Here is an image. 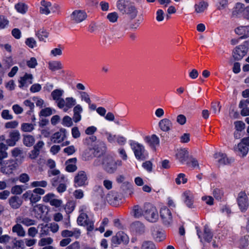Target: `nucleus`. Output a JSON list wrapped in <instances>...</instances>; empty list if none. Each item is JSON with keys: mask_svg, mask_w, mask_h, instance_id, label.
Instances as JSON below:
<instances>
[{"mask_svg": "<svg viewBox=\"0 0 249 249\" xmlns=\"http://www.w3.org/2000/svg\"><path fill=\"white\" fill-rule=\"evenodd\" d=\"M143 216L145 218L151 222L157 221L159 214L156 208L152 204L147 203L143 206Z\"/></svg>", "mask_w": 249, "mask_h": 249, "instance_id": "obj_1", "label": "nucleus"}, {"mask_svg": "<svg viewBox=\"0 0 249 249\" xmlns=\"http://www.w3.org/2000/svg\"><path fill=\"white\" fill-rule=\"evenodd\" d=\"M122 165V160H115L111 157L105 156L103 169L108 173L112 174L114 173L116 171L118 166Z\"/></svg>", "mask_w": 249, "mask_h": 249, "instance_id": "obj_2", "label": "nucleus"}, {"mask_svg": "<svg viewBox=\"0 0 249 249\" xmlns=\"http://www.w3.org/2000/svg\"><path fill=\"white\" fill-rule=\"evenodd\" d=\"M0 171L4 175H10L13 173L14 171L18 167L17 163L13 159H9L0 161Z\"/></svg>", "mask_w": 249, "mask_h": 249, "instance_id": "obj_3", "label": "nucleus"}, {"mask_svg": "<svg viewBox=\"0 0 249 249\" xmlns=\"http://www.w3.org/2000/svg\"><path fill=\"white\" fill-rule=\"evenodd\" d=\"M76 104V99L73 97L62 98L58 103L57 106L64 112H67Z\"/></svg>", "mask_w": 249, "mask_h": 249, "instance_id": "obj_4", "label": "nucleus"}, {"mask_svg": "<svg viewBox=\"0 0 249 249\" xmlns=\"http://www.w3.org/2000/svg\"><path fill=\"white\" fill-rule=\"evenodd\" d=\"M74 186L75 188L85 187L89 184L88 176L84 171H79L74 178Z\"/></svg>", "mask_w": 249, "mask_h": 249, "instance_id": "obj_5", "label": "nucleus"}, {"mask_svg": "<svg viewBox=\"0 0 249 249\" xmlns=\"http://www.w3.org/2000/svg\"><path fill=\"white\" fill-rule=\"evenodd\" d=\"M77 224L81 226L86 228L88 231H91L94 230V222L89 219L85 213H81L77 218Z\"/></svg>", "mask_w": 249, "mask_h": 249, "instance_id": "obj_6", "label": "nucleus"}, {"mask_svg": "<svg viewBox=\"0 0 249 249\" xmlns=\"http://www.w3.org/2000/svg\"><path fill=\"white\" fill-rule=\"evenodd\" d=\"M130 145L134 152L136 158L139 160H144L145 149L143 145L135 141H130Z\"/></svg>", "mask_w": 249, "mask_h": 249, "instance_id": "obj_7", "label": "nucleus"}, {"mask_svg": "<svg viewBox=\"0 0 249 249\" xmlns=\"http://www.w3.org/2000/svg\"><path fill=\"white\" fill-rule=\"evenodd\" d=\"M160 216L163 224L166 226H171L173 220L170 210L165 206L162 207L160 211Z\"/></svg>", "mask_w": 249, "mask_h": 249, "instance_id": "obj_8", "label": "nucleus"}, {"mask_svg": "<svg viewBox=\"0 0 249 249\" xmlns=\"http://www.w3.org/2000/svg\"><path fill=\"white\" fill-rule=\"evenodd\" d=\"M249 137L242 139L241 142L238 144L235 151L239 153L242 157L246 156L249 152Z\"/></svg>", "mask_w": 249, "mask_h": 249, "instance_id": "obj_9", "label": "nucleus"}, {"mask_svg": "<svg viewBox=\"0 0 249 249\" xmlns=\"http://www.w3.org/2000/svg\"><path fill=\"white\" fill-rule=\"evenodd\" d=\"M238 205L242 212L246 211L249 205V199L245 192H240L237 198Z\"/></svg>", "mask_w": 249, "mask_h": 249, "instance_id": "obj_10", "label": "nucleus"}, {"mask_svg": "<svg viewBox=\"0 0 249 249\" xmlns=\"http://www.w3.org/2000/svg\"><path fill=\"white\" fill-rule=\"evenodd\" d=\"M54 7L57 8L58 5H52L51 3L45 0H42L40 2V12L44 15H49L51 12H56V10L54 9Z\"/></svg>", "mask_w": 249, "mask_h": 249, "instance_id": "obj_11", "label": "nucleus"}, {"mask_svg": "<svg viewBox=\"0 0 249 249\" xmlns=\"http://www.w3.org/2000/svg\"><path fill=\"white\" fill-rule=\"evenodd\" d=\"M20 138V134L18 130H14L9 133L8 138L5 140L8 146H14Z\"/></svg>", "mask_w": 249, "mask_h": 249, "instance_id": "obj_12", "label": "nucleus"}, {"mask_svg": "<svg viewBox=\"0 0 249 249\" xmlns=\"http://www.w3.org/2000/svg\"><path fill=\"white\" fill-rule=\"evenodd\" d=\"M54 182H58L59 185L57 188V191L59 193L64 192L66 190L67 178L63 175H59L53 178ZM53 185H55V183L53 182Z\"/></svg>", "mask_w": 249, "mask_h": 249, "instance_id": "obj_13", "label": "nucleus"}, {"mask_svg": "<svg viewBox=\"0 0 249 249\" xmlns=\"http://www.w3.org/2000/svg\"><path fill=\"white\" fill-rule=\"evenodd\" d=\"M33 76L32 74L26 73L23 76L19 77L18 82V87L24 89L27 88L33 83Z\"/></svg>", "mask_w": 249, "mask_h": 249, "instance_id": "obj_14", "label": "nucleus"}, {"mask_svg": "<svg viewBox=\"0 0 249 249\" xmlns=\"http://www.w3.org/2000/svg\"><path fill=\"white\" fill-rule=\"evenodd\" d=\"M214 158L216 160L219 165L228 164L233 161V159L228 158L225 154L221 152L215 153Z\"/></svg>", "mask_w": 249, "mask_h": 249, "instance_id": "obj_15", "label": "nucleus"}, {"mask_svg": "<svg viewBox=\"0 0 249 249\" xmlns=\"http://www.w3.org/2000/svg\"><path fill=\"white\" fill-rule=\"evenodd\" d=\"M247 50L245 45H239L233 51L232 57L235 60H241L247 53Z\"/></svg>", "mask_w": 249, "mask_h": 249, "instance_id": "obj_16", "label": "nucleus"}, {"mask_svg": "<svg viewBox=\"0 0 249 249\" xmlns=\"http://www.w3.org/2000/svg\"><path fill=\"white\" fill-rule=\"evenodd\" d=\"M22 198L25 200H30V203L32 204L41 199V196L34 192L33 190L25 192L22 195Z\"/></svg>", "mask_w": 249, "mask_h": 249, "instance_id": "obj_17", "label": "nucleus"}, {"mask_svg": "<svg viewBox=\"0 0 249 249\" xmlns=\"http://www.w3.org/2000/svg\"><path fill=\"white\" fill-rule=\"evenodd\" d=\"M144 141L151 148L154 150L160 144L159 138L155 134L145 137Z\"/></svg>", "mask_w": 249, "mask_h": 249, "instance_id": "obj_18", "label": "nucleus"}, {"mask_svg": "<svg viewBox=\"0 0 249 249\" xmlns=\"http://www.w3.org/2000/svg\"><path fill=\"white\" fill-rule=\"evenodd\" d=\"M66 130L61 128L59 131L54 133L51 137V141L53 143H60L66 138Z\"/></svg>", "mask_w": 249, "mask_h": 249, "instance_id": "obj_19", "label": "nucleus"}, {"mask_svg": "<svg viewBox=\"0 0 249 249\" xmlns=\"http://www.w3.org/2000/svg\"><path fill=\"white\" fill-rule=\"evenodd\" d=\"M87 17L86 13L82 10H75L71 15V19L76 23H80L83 21Z\"/></svg>", "mask_w": 249, "mask_h": 249, "instance_id": "obj_20", "label": "nucleus"}, {"mask_svg": "<svg viewBox=\"0 0 249 249\" xmlns=\"http://www.w3.org/2000/svg\"><path fill=\"white\" fill-rule=\"evenodd\" d=\"M158 125L163 132H168L171 130L173 127V124L170 120L167 118H164L160 120L159 123Z\"/></svg>", "mask_w": 249, "mask_h": 249, "instance_id": "obj_21", "label": "nucleus"}, {"mask_svg": "<svg viewBox=\"0 0 249 249\" xmlns=\"http://www.w3.org/2000/svg\"><path fill=\"white\" fill-rule=\"evenodd\" d=\"M46 208L41 204H36L33 206V213L35 217L42 218L44 214Z\"/></svg>", "mask_w": 249, "mask_h": 249, "instance_id": "obj_22", "label": "nucleus"}, {"mask_svg": "<svg viewBox=\"0 0 249 249\" xmlns=\"http://www.w3.org/2000/svg\"><path fill=\"white\" fill-rule=\"evenodd\" d=\"M22 200L17 196H11L8 199V203L11 208L13 209H18L22 205Z\"/></svg>", "mask_w": 249, "mask_h": 249, "instance_id": "obj_23", "label": "nucleus"}, {"mask_svg": "<svg viewBox=\"0 0 249 249\" xmlns=\"http://www.w3.org/2000/svg\"><path fill=\"white\" fill-rule=\"evenodd\" d=\"M83 111L82 106L80 104H76L73 107V115L72 119L75 123H78L81 120V113Z\"/></svg>", "mask_w": 249, "mask_h": 249, "instance_id": "obj_24", "label": "nucleus"}, {"mask_svg": "<svg viewBox=\"0 0 249 249\" xmlns=\"http://www.w3.org/2000/svg\"><path fill=\"white\" fill-rule=\"evenodd\" d=\"M234 32L242 38H247L249 36V25L239 26L235 28Z\"/></svg>", "mask_w": 249, "mask_h": 249, "instance_id": "obj_25", "label": "nucleus"}, {"mask_svg": "<svg viewBox=\"0 0 249 249\" xmlns=\"http://www.w3.org/2000/svg\"><path fill=\"white\" fill-rule=\"evenodd\" d=\"M182 196L186 205L189 208H192L194 201V196L193 193L190 191H186L184 192Z\"/></svg>", "mask_w": 249, "mask_h": 249, "instance_id": "obj_26", "label": "nucleus"}, {"mask_svg": "<svg viewBox=\"0 0 249 249\" xmlns=\"http://www.w3.org/2000/svg\"><path fill=\"white\" fill-rule=\"evenodd\" d=\"M208 6V2L202 0L195 4L194 8L196 13L200 14L205 12L207 9Z\"/></svg>", "mask_w": 249, "mask_h": 249, "instance_id": "obj_27", "label": "nucleus"}, {"mask_svg": "<svg viewBox=\"0 0 249 249\" xmlns=\"http://www.w3.org/2000/svg\"><path fill=\"white\" fill-rule=\"evenodd\" d=\"M188 152L186 149H180L176 153L177 159L181 163H184L188 157Z\"/></svg>", "mask_w": 249, "mask_h": 249, "instance_id": "obj_28", "label": "nucleus"}, {"mask_svg": "<svg viewBox=\"0 0 249 249\" xmlns=\"http://www.w3.org/2000/svg\"><path fill=\"white\" fill-rule=\"evenodd\" d=\"M64 94V90L61 89H55L53 90L51 93V96L53 99L55 101L56 105H57L59 101L63 98L62 97Z\"/></svg>", "mask_w": 249, "mask_h": 249, "instance_id": "obj_29", "label": "nucleus"}, {"mask_svg": "<svg viewBox=\"0 0 249 249\" xmlns=\"http://www.w3.org/2000/svg\"><path fill=\"white\" fill-rule=\"evenodd\" d=\"M12 231L13 232L16 233V235L18 236L24 237L25 236V231L19 223H17L16 225H15L12 227Z\"/></svg>", "mask_w": 249, "mask_h": 249, "instance_id": "obj_30", "label": "nucleus"}, {"mask_svg": "<svg viewBox=\"0 0 249 249\" xmlns=\"http://www.w3.org/2000/svg\"><path fill=\"white\" fill-rule=\"evenodd\" d=\"M76 161L77 159L75 158L68 160L66 162V170L69 172H73L75 171L77 169V166L76 165Z\"/></svg>", "mask_w": 249, "mask_h": 249, "instance_id": "obj_31", "label": "nucleus"}, {"mask_svg": "<svg viewBox=\"0 0 249 249\" xmlns=\"http://www.w3.org/2000/svg\"><path fill=\"white\" fill-rule=\"evenodd\" d=\"M15 8L18 13L24 15L27 12L28 6L25 3L19 1L15 5Z\"/></svg>", "mask_w": 249, "mask_h": 249, "instance_id": "obj_32", "label": "nucleus"}, {"mask_svg": "<svg viewBox=\"0 0 249 249\" xmlns=\"http://www.w3.org/2000/svg\"><path fill=\"white\" fill-rule=\"evenodd\" d=\"M16 222L22 224L26 226H30L36 224V221L28 217H18Z\"/></svg>", "mask_w": 249, "mask_h": 249, "instance_id": "obj_33", "label": "nucleus"}, {"mask_svg": "<svg viewBox=\"0 0 249 249\" xmlns=\"http://www.w3.org/2000/svg\"><path fill=\"white\" fill-rule=\"evenodd\" d=\"M245 5L241 3H237L233 8L232 15L233 17H238L241 15L244 11Z\"/></svg>", "mask_w": 249, "mask_h": 249, "instance_id": "obj_34", "label": "nucleus"}, {"mask_svg": "<svg viewBox=\"0 0 249 249\" xmlns=\"http://www.w3.org/2000/svg\"><path fill=\"white\" fill-rule=\"evenodd\" d=\"M8 149V146L6 144L0 143V161H3V159H6L8 157V153L7 152Z\"/></svg>", "mask_w": 249, "mask_h": 249, "instance_id": "obj_35", "label": "nucleus"}, {"mask_svg": "<svg viewBox=\"0 0 249 249\" xmlns=\"http://www.w3.org/2000/svg\"><path fill=\"white\" fill-rule=\"evenodd\" d=\"M131 228L133 231L138 233H142L144 231V225L139 221L133 222L131 225Z\"/></svg>", "mask_w": 249, "mask_h": 249, "instance_id": "obj_36", "label": "nucleus"}, {"mask_svg": "<svg viewBox=\"0 0 249 249\" xmlns=\"http://www.w3.org/2000/svg\"><path fill=\"white\" fill-rule=\"evenodd\" d=\"M35 139L34 136L31 135H23V142L27 147H31L35 143Z\"/></svg>", "mask_w": 249, "mask_h": 249, "instance_id": "obj_37", "label": "nucleus"}, {"mask_svg": "<svg viewBox=\"0 0 249 249\" xmlns=\"http://www.w3.org/2000/svg\"><path fill=\"white\" fill-rule=\"evenodd\" d=\"M129 4L128 1L124 0H119L117 2V7L121 12L124 14Z\"/></svg>", "mask_w": 249, "mask_h": 249, "instance_id": "obj_38", "label": "nucleus"}, {"mask_svg": "<svg viewBox=\"0 0 249 249\" xmlns=\"http://www.w3.org/2000/svg\"><path fill=\"white\" fill-rule=\"evenodd\" d=\"M49 68L52 71H55L62 68L61 63L59 61H52L48 63Z\"/></svg>", "mask_w": 249, "mask_h": 249, "instance_id": "obj_39", "label": "nucleus"}, {"mask_svg": "<svg viewBox=\"0 0 249 249\" xmlns=\"http://www.w3.org/2000/svg\"><path fill=\"white\" fill-rule=\"evenodd\" d=\"M124 14L129 15L130 17L133 19L136 17L138 11L135 6L129 4Z\"/></svg>", "mask_w": 249, "mask_h": 249, "instance_id": "obj_40", "label": "nucleus"}, {"mask_svg": "<svg viewBox=\"0 0 249 249\" xmlns=\"http://www.w3.org/2000/svg\"><path fill=\"white\" fill-rule=\"evenodd\" d=\"M36 124L32 123H24L21 124V130L24 132H31L35 129Z\"/></svg>", "mask_w": 249, "mask_h": 249, "instance_id": "obj_41", "label": "nucleus"}, {"mask_svg": "<svg viewBox=\"0 0 249 249\" xmlns=\"http://www.w3.org/2000/svg\"><path fill=\"white\" fill-rule=\"evenodd\" d=\"M229 5L228 0H217L215 6L218 10H225Z\"/></svg>", "mask_w": 249, "mask_h": 249, "instance_id": "obj_42", "label": "nucleus"}, {"mask_svg": "<svg viewBox=\"0 0 249 249\" xmlns=\"http://www.w3.org/2000/svg\"><path fill=\"white\" fill-rule=\"evenodd\" d=\"M36 35L40 41H46V39L49 36V33L45 29H41L36 33Z\"/></svg>", "mask_w": 249, "mask_h": 249, "instance_id": "obj_43", "label": "nucleus"}, {"mask_svg": "<svg viewBox=\"0 0 249 249\" xmlns=\"http://www.w3.org/2000/svg\"><path fill=\"white\" fill-rule=\"evenodd\" d=\"M143 208L142 209L139 206H135L133 208V215L136 218L143 216Z\"/></svg>", "mask_w": 249, "mask_h": 249, "instance_id": "obj_44", "label": "nucleus"}, {"mask_svg": "<svg viewBox=\"0 0 249 249\" xmlns=\"http://www.w3.org/2000/svg\"><path fill=\"white\" fill-rule=\"evenodd\" d=\"M48 185V182L46 180L34 181L31 183V186L33 188H45Z\"/></svg>", "mask_w": 249, "mask_h": 249, "instance_id": "obj_45", "label": "nucleus"}, {"mask_svg": "<svg viewBox=\"0 0 249 249\" xmlns=\"http://www.w3.org/2000/svg\"><path fill=\"white\" fill-rule=\"evenodd\" d=\"M23 186L16 185L12 187L11 192L13 195H19L23 192Z\"/></svg>", "mask_w": 249, "mask_h": 249, "instance_id": "obj_46", "label": "nucleus"}, {"mask_svg": "<svg viewBox=\"0 0 249 249\" xmlns=\"http://www.w3.org/2000/svg\"><path fill=\"white\" fill-rule=\"evenodd\" d=\"M79 94L80 95V100L84 101L87 104H89L90 102V98L89 94L85 91H79Z\"/></svg>", "mask_w": 249, "mask_h": 249, "instance_id": "obj_47", "label": "nucleus"}, {"mask_svg": "<svg viewBox=\"0 0 249 249\" xmlns=\"http://www.w3.org/2000/svg\"><path fill=\"white\" fill-rule=\"evenodd\" d=\"M204 238L205 240L207 242H210L212 239L213 234L208 226H205L204 227Z\"/></svg>", "mask_w": 249, "mask_h": 249, "instance_id": "obj_48", "label": "nucleus"}, {"mask_svg": "<svg viewBox=\"0 0 249 249\" xmlns=\"http://www.w3.org/2000/svg\"><path fill=\"white\" fill-rule=\"evenodd\" d=\"M62 50L63 48L60 46H58L51 51L50 55L53 57L61 56L62 54Z\"/></svg>", "mask_w": 249, "mask_h": 249, "instance_id": "obj_49", "label": "nucleus"}, {"mask_svg": "<svg viewBox=\"0 0 249 249\" xmlns=\"http://www.w3.org/2000/svg\"><path fill=\"white\" fill-rule=\"evenodd\" d=\"M249 245V235H245L239 241L240 248L244 249Z\"/></svg>", "mask_w": 249, "mask_h": 249, "instance_id": "obj_50", "label": "nucleus"}, {"mask_svg": "<svg viewBox=\"0 0 249 249\" xmlns=\"http://www.w3.org/2000/svg\"><path fill=\"white\" fill-rule=\"evenodd\" d=\"M62 124L65 126L71 127L73 124L72 119L67 115L64 116L62 119Z\"/></svg>", "mask_w": 249, "mask_h": 249, "instance_id": "obj_51", "label": "nucleus"}, {"mask_svg": "<svg viewBox=\"0 0 249 249\" xmlns=\"http://www.w3.org/2000/svg\"><path fill=\"white\" fill-rule=\"evenodd\" d=\"M55 196L53 193H48L43 197V201L45 203H49L51 204V202L55 199Z\"/></svg>", "mask_w": 249, "mask_h": 249, "instance_id": "obj_52", "label": "nucleus"}, {"mask_svg": "<svg viewBox=\"0 0 249 249\" xmlns=\"http://www.w3.org/2000/svg\"><path fill=\"white\" fill-rule=\"evenodd\" d=\"M22 153V150L19 147H15L11 150V155L13 158L19 157Z\"/></svg>", "mask_w": 249, "mask_h": 249, "instance_id": "obj_53", "label": "nucleus"}, {"mask_svg": "<svg viewBox=\"0 0 249 249\" xmlns=\"http://www.w3.org/2000/svg\"><path fill=\"white\" fill-rule=\"evenodd\" d=\"M53 114V110L50 107H46L45 108L42 109L39 115L44 116V117H47L49 116H50Z\"/></svg>", "mask_w": 249, "mask_h": 249, "instance_id": "obj_54", "label": "nucleus"}, {"mask_svg": "<svg viewBox=\"0 0 249 249\" xmlns=\"http://www.w3.org/2000/svg\"><path fill=\"white\" fill-rule=\"evenodd\" d=\"M1 117L4 120H12L13 116L10 113V111L8 109H4L1 112Z\"/></svg>", "mask_w": 249, "mask_h": 249, "instance_id": "obj_55", "label": "nucleus"}, {"mask_svg": "<svg viewBox=\"0 0 249 249\" xmlns=\"http://www.w3.org/2000/svg\"><path fill=\"white\" fill-rule=\"evenodd\" d=\"M26 64L30 68H35L37 65V60L35 57H31L27 61Z\"/></svg>", "mask_w": 249, "mask_h": 249, "instance_id": "obj_56", "label": "nucleus"}, {"mask_svg": "<svg viewBox=\"0 0 249 249\" xmlns=\"http://www.w3.org/2000/svg\"><path fill=\"white\" fill-rule=\"evenodd\" d=\"M235 127L236 131L241 132L245 129V124L241 121H238L234 122Z\"/></svg>", "mask_w": 249, "mask_h": 249, "instance_id": "obj_57", "label": "nucleus"}, {"mask_svg": "<svg viewBox=\"0 0 249 249\" xmlns=\"http://www.w3.org/2000/svg\"><path fill=\"white\" fill-rule=\"evenodd\" d=\"M18 125V122L17 121L14 120L10 122H8L5 124V127L6 128L15 129Z\"/></svg>", "mask_w": 249, "mask_h": 249, "instance_id": "obj_58", "label": "nucleus"}, {"mask_svg": "<svg viewBox=\"0 0 249 249\" xmlns=\"http://www.w3.org/2000/svg\"><path fill=\"white\" fill-rule=\"evenodd\" d=\"M141 249H156V248L153 242L145 241L142 244Z\"/></svg>", "mask_w": 249, "mask_h": 249, "instance_id": "obj_59", "label": "nucleus"}, {"mask_svg": "<svg viewBox=\"0 0 249 249\" xmlns=\"http://www.w3.org/2000/svg\"><path fill=\"white\" fill-rule=\"evenodd\" d=\"M118 18V14L116 12H112L109 13L107 16V18L110 22H115L117 21Z\"/></svg>", "mask_w": 249, "mask_h": 249, "instance_id": "obj_60", "label": "nucleus"}, {"mask_svg": "<svg viewBox=\"0 0 249 249\" xmlns=\"http://www.w3.org/2000/svg\"><path fill=\"white\" fill-rule=\"evenodd\" d=\"M221 107L219 102H213L212 104V110L215 114L220 112Z\"/></svg>", "mask_w": 249, "mask_h": 249, "instance_id": "obj_61", "label": "nucleus"}, {"mask_svg": "<svg viewBox=\"0 0 249 249\" xmlns=\"http://www.w3.org/2000/svg\"><path fill=\"white\" fill-rule=\"evenodd\" d=\"M201 200L207 205H212L213 204L214 199L211 196H204L201 197Z\"/></svg>", "mask_w": 249, "mask_h": 249, "instance_id": "obj_62", "label": "nucleus"}, {"mask_svg": "<svg viewBox=\"0 0 249 249\" xmlns=\"http://www.w3.org/2000/svg\"><path fill=\"white\" fill-rule=\"evenodd\" d=\"M26 44L31 48H34L36 46V42L34 38H28L25 41Z\"/></svg>", "mask_w": 249, "mask_h": 249, "instance_id": "obj_63", "label": "nucleus"}, {"mask_svg": "<svg viewBox=\"0 0 249 249\" xmlns=\"http://www.w3.org/2000/svg\"><path fill=\"white\" fill-rule=\"evenodd\" d=\"M12 249H24V244L22 240H16L14 242Z\"/></svg>", "mask_w": 249, "mask_h": 249, "instance_id": "obj_64", "label": "nucleus"}]
</instances>
